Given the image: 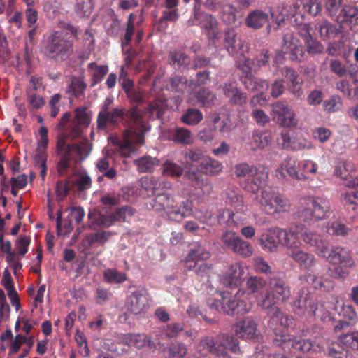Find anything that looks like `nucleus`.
<instances>
[{"label": "nucleus", "instance_id": "nucleus-32", "mask_svg": "<svg viewBox=\"0 0 358 358\" xmlns=\"http://www.w3.org/2000/svg\"><path fill=\"white\" fill-rule=\"evenodd\" d=\"M166 87L173 92L190 93L194 90L195 85L192 81L188 82L186 78L177 76L169 80Z\"/></svg>", "mask_w": 358, "mask_h": 358}, {"label": "nucleus", "instance_id": "nucleus-4", "mask_svg": "<svg viewBox=\"0 0 358 358\" xmlns=\"http://www.w3.org/2000/svg\"><path fill=\"white\" fill-rule=\"evenodd\" d=\"M151 206L157 212H163L168 219L180 222L192 213V206L188 201L178 203L169 194H160L152 199Z\"/></svg>", "mask_w": 358, "mask_h": 358}, {"label": "nucleus", "instance_id": "nucleus-36", "mask_svg": "<svg viewBox=\"0 0 358 358\" xmlns=\"http://www.w3.org/2000/svg\"><path fill=\"white\" fill-rule=\"evenodd\" d=\"M1 284L6 289L8 296L10 299L11 304L15 307V311L18 312L20 308L17 294L14 289L13 279L8 269L6 268L3 272Z\"/></svg>", "mask_w": 358, "mask_h": 358}, {"label": "nucleus", "instance_id": "nucleus-58", "mask_svg": "<svg viewBox=\"0 0 358 358\" xmlns=\"http://www.w3.org/2000/svg\"><path fill=\"white\" fill-rule=\"evenodd\" d=\"M356 315L351 316L350 315H343V318L338 320L334 325L335 332L338 333L347 329L356 322Z\"/></svg>", "mask_w": 358, "mask_h": 358}, {"label": "nucleus", "instance_id": "nucleus-44", "mask_svg": "<svg viewBox=\"0 0 358 358\" xmlns=\"http://www.w3.org/2000/svg\"><path fill=\"white\" fill-rule=\"evenodd\" d=\"M203 120L202 113L195 108L187 109L181 117V121L187 125L194 126L199 124Z\"/></svg>", "mask_w": 358, "mask_h": 358}, {"label": "nucleus", "instance_id": "nucleus-23", "mask_svg": "<svg viewBox=\"0 0 358 358\" xmlns=\"http://www.w3.org/2000/svg\"><path fill=\"white\" fill-rule=\"evenodd\" d=\"M224 41L226 48L230 54L239 53L242 55L247 50L245 43L234 29L226 31Z\"/></svg>", "mask_w": 358, "mask_h": 358}, {"label": "nucleus", "instance_id": "nucleus-7", "mask_svg": "<svg viewBox=\"0 0 358 358\" xmlns=\"http://www.w3.org/2000/svg\"><path fill=\"white\" fill-rule=\"evenodd\" d=\"M290 296V291L287 286L282 281H276L271 284L270 292L257 303L262 310H268L271 313H279L280 310L275 306L279 301H284Z\"/></svg>", "mask_w": 358, "mask_h": 358}, {"label": "nucleus", "instance_id": "nucleus-21", "mask_svg": "<svg viewBox=\"0 0 358 358\" xmlns=\"http://www.w3.org/2000/svg\"><path fill=\"white\" fill-rule=\"evenodd\" d=\"M341 29V25L333 24L325 20H322L315 24L313 35L320 37L323 40H328L340 34Z\"/></svg>", "mask_w": 358, "mask_h": 358}, {"label": "nucleus", "instance_id": "nucleus-20", "mask_svg": "<svg viewBox=\"0 0 358 358\" xmlns=\"http://www.w3.org/2000/svg\"><path fill=\"white\" fill-rule=\"evenodd\" d=\"M299 162L292 157H286L275 171V176L278 178L283 179L287 176L294 179L299 180Z\"/></svg>", "mask_w": 358, "mask_h": 358}, {"label": "nucleus", "instance_id": "nucleus-43", "mask_svg": "<svg viewBox=\"0 0 358 358\" xmlns=\"http://www.w3.org/2000/svg\"><path fill=\"white\" fill-rule=\"evenodd\" d=\"M245 88L260 94L261 96L269 87L268 83L264 80H258L251 78H245L243 80Z\"/></svg>", "mask_w": 358, "mask_h": 358}, {"label": "nucleus", "instance_id": "nucleus-54", "mask_svg": "<svg viewBox=\"0 0 358 358\" xmlns=\"http://www.w3.org/2000/svg\"><path fill=\"white\" fill-rule=\"evenodd\" d=\"M338 341L345 347L358 350V332L352 331L341 335Z\"/></svg>", "mask_w": 358, "mask_h": 358}, {"label": "nucleus", "instance_id": "nucleus-26", "mask_svg": "<svg viewBox=\"0 0 358 358\" xmlns=\"http://www.w3.org/2000/svg\"><path fill=\"white\" fill-rule=\"evenodd\" d=\"M121 339L124 344L136 348L141 349L145 346L150 350L156 348L155 343L145 334H124Z\"/></svg>", "mask_w": 358, "mask_h": 358}, {"label": "nucleus", "instance_id": "nucleus-16", "mask_svg": "<svg viewBox=\"0 0 358 358\" xmlns=\"http://www.w3.org/2000/svg\"><path fill=\"white\" fill-rule=\"evenodd\" d=\"M194 18L203 33L208 39L215 40L219 34L218 22L217 19L211 14L205 12L194 10Z\"/></svg>", "mask_w": 358, "mask_h": 358}, {"label": "nucleus", "instance_id": "nucleus-34", "mask_svg": "<svg viewBox=\"0 0 358 358\" xmlns=\"http://www.w3.org/2000/svg\"><path fill=\"white\" fill-rule=\"evenodd\" d=\"M199 170L205 175L215 176L223 170L222 164L208 156H205L200 162Z\"/></svg>", "mask_w": 358, "mask_h": 358}, {"label": "nucleus", "instance_id": "nucleus-48", "mask_svg": "<svg viewBox=\"0 0 358 358\" xmlns=\"http://www.w3.org/2000/svg\"><path fill=\"white\" fill-rule=\"evenodd\" d=\"M303 303L305 310L315 313L316 311H323V305L313 297V299H307L306 297L301 296L299 301L295 303V306H298L299 309H301V303Z\"/></svg>", "mask_w": 358, "mask_h": 358}, {"label": "nucleus", "instance_id": "nucleus-30", "mask_svg": "<svg viewBox=\"0 0 358 358\" xmlns=\"http://www.w3.org/2000/svg\"><path fill=\"white\" fill-rule=\"evenodd\" d=\"M272 134L268 131L264 132H253L249 136L246 142L252 150L263 149L272 142Z\"/></svg>", "mask_w": 358, "mask_h": 358}, {"label": "nucleus", "instance_id": "nucleus-55", "mask_svg": "<svg viewBox=\"0 0 358 358\" xmlns=\"http://www.w3.org/2000/svg\"><path fill=\"white\" fill-rule=\"evenodd\" d=\"M266 284L264 279L258 277H250L246 281L247 289L251 294L261 293L264 290Z\"/></svg>", "mask_w": 358, "mask_h": 358}, {"label": "nucleus", "instance_id": "nucleus-59", "mask_svg": "<svg viewBox=\"0 0 358 358\" xmlns=\"http://www.w3.org/2000/svg\"><path fill=\"white\" fill-rule=\"evenodd\" d=\"M93 8L92 0H76L75 5L76 12L83 16H88L91 14Z\"/></svg>", "mask_w": 358, "mask_h": 358}, {"label": "nucleus", "instance_id": "nucleus-27", "mask_svg": "<svg viewBox=\"0 0 358 358\" xmlns=\"http://www.w3.org/2000/svg\"><path fill=\"white\" fill-rule=\"evenodd\" d=\"M87 217L90 221L89 227L91 229H95L97 227H109L117 221L115 213L113 215H100L96 210H90Z\"/></svg>", "mask_w": 358, "mask_h": 358}, {"label": "nucleus", "instance_id": "nucleus-17", "mask_svg": "<svg viewBox=\"0 0 358 358\" xmlns=\"http://www.w3.org/2000/svg\"><path fill=\"white\" fill-rule=\"evenodd\" d=\"M125 115L126 110L122 107H117L107 112L99 113L96 120L97 128L100 130H106L109 127H113Z\"/></svg>", "mask_w": 358, "mask_h": 358}, {"label": "nucleus", "instance_id": "nucleus-8", "mask_svg": "<svg viewBox=\"0 0 358 358\" xmlns=\"http://www.w3.org/2000/svg\"><path fill=\"white\" fill-rule=\"evenodd\" d=\"M327 261L336 266L331 273V275L336 278H345L348 275L347 268L353 265V261L348 250L341 247L333 248L327 257Z\"/></svg>", "mask_w": 358, "mask_h": 358}, {"label": "nucleus", "instance_id": "nucleus-13", "mask_svg": "<svg viewBox=\"0 0 358 358\" xmlns=\"http://www.w3.org/2000/svg\"><path fill=\"white\" fill-rule=\"evenodd\" d=\"M272 117L275 122L285 127H294L298 120L293 109L286 103L278 101L272 105Z\"/></svg>", "mask_w": 358, "mask_h": 358}, {"label": "nucleus", "instance_id": "nucleus-42", "mask_svg": "<svg viewBox=\"0 0 358 358\" xmlns=\"http://www.w3.org/2000/svg\"><path fill=\"white\" fill-rule=\"evenodd\" d=\"M134 163L140 173L151 172L159 164V162L157 158L150 156L142 157L134 160Z\"/></svg>", "mask_w": 358, "mask_h": 358}, {"label": "nucleus", "instance_id": "nucleus-49", "mask_svg": "<svg viewBox=\"0 0 358 358\" xmlns=\"http://www.w3.org/2000/svg\"><path fill=\"white\" fill-rule=\"evenodd\" d=\"M87 88V83L83 77L73 78L71 80L69 87V92H71L76 97H80L84 94Z\"/></svg>", "mask_w": 358, "mask_h": 358}, {"label": "nucleus", "instance_id": "nucleus-51", "mask_svg": "<svg viewBox=\"0 0 358 358\" xmlns=\"http://www.w3.org/2000/svg\"><path fill=\"white\" fill-rule=\"evenodd\" d=\"M291 9L288 5L282 4L279 6L276 10L271 12V16L278 24L283 22L285 19L289 16L294 15V12H289Z\"/></svg>", "mask_w": 358, "mask_h": 358}, {"label": "nucleus", "instance_id": "nucleus-25", "mask_svg": "<svg viewBox=\"0 0 358 358\" xmlns=\"http://www.w3.org/2000/svg\"><path fill=\"white\" fill-rule=\"evenodd\" d=\"M223 92L232 104L242 106L247 102V96L237 87L236 82L225 83Z\"/></svg>", "mask_w": 358, "mask_h": 358}, {"label": "nucleus", "instance_id": "nucleus-60", "mask_svg": "<svg viewBox=\"0 0 358 358\" xmlns=\"http://www.w3.org/2000/svg\"><path fill=\"white\" fill-rule=\"evenodd\" d=\"M236 8L232 5L227 4L222 7V20L228 24H235L236 22Z\"/></svg>", "mask_w": 358, "mask_h": 358}, {"label": "nucleus", "instance_id": "nucleus-12", "mask_svg": "<svg viewBox=\"0 0 358 358\" xmlns=\"http://www.w3.org/2000/svg\"><path fill=\"white\" fill-rule=\"evenodd\" d=\"M221 239L228 249L243 257H249L253 253L252 245L233 231L224 232Z\"/></svg>", "mask_w": 358, "mask_h": 358}, {"label": "nucleus", "instance_id": "nucleus-6", "mask_svg": "<svg viewBox=\"0 0 358 358\" xmlns=\"http://www.w3.org/2000/svg\"><path fill=\"white\" fill-rule=\"evenodd\" d=\"M70 36L63 31L53 32L49 37L45 46V54L50 57L64 60L72 51V43Z\"/></svg>", "mask_w": 358, "mask_h": 358}, {"label": "nucleus", "instance_id": "nucleus-62", "mask_svg": "<svg viewBox=\"0 0 358 358\" xmlns=\"http://www.w3.org/2000/svg\"><path fill=\"white\" fill-rule=\"evenodd\" d=\"M349 231V228L338 222H332L327 227V232L330 235L345 236L347 235Z\"/></svg>", "mask_w": 358, "mask_h": 358}, {"label": "nucleus", "instance_id": "nucleus-19", "mask_svg": "<svg viewBox=\"0 0 358 358\" xmlns=\"http://www.w3.org/2000/svg\"><path fill=\"white\" fill-rule=\"evenodd\" d=\"M299 234H301V227L298 226L287 229H280L281 245L290 252L297 250L301 245Z\"/></svg>", "mask_w": 358, "mask_h": 358}, {"label": "nucleus", "instance_id": "nucleus-28", "mask_svg": "<svg viewBox=\"0 0 358 358\" xmlns=\"http://www.w3.org/2000/svg\"><path fill=\"white\" fill-rule=\"evenodd\" d=\"M90 123V116L85 108H78L75 110V117L71 131L73 138L80 136L82 133L81 127H87Z\"/></svg>", "mask_w": 358, "mask_h": 358}, {"label": "nucleus", "instance_id": "nucleus-10", "mask_svg": "<svg viewBox=\"0 0 358 358\" xmlns=\"http://www.w3.org/2000/svg\"><path fill=\"white\" fill-rule=\"evenodd\" d=\"M302 215L306 219L322 220L329 213V203L320 197H309L300 201Z\"/></svg>", "mask_w": 358, "mask_h": 358}, {"label": "nucleus", "instance_id": "nucleus-47", "mask_svg": "<svg viewBox=\"0 0 358 358\" xmlns=\"http://www.w3.org/2000/svg\"><path fill=\"white\" fill-rule=\"evenodd\" d=\"M354 170L355 166L352 162L338 160L334 169V174L341 178L346 179Z\"/></svg>", "mask_w": 358, "mask_h": 358}, {"label": "nucleus", "instance_id": "nucleus-37", "mask_svg": "<svg viewBox=\"0 0 358 358\" xmlns=\"http://www.w3.org/2000/svg\"><path fill=\"white\" fill-rule=\"evenodd\" d=\"M289 256L299 266L305 269H309L315 264V258L313 255L306 252L301 250L289 252Z\"/></svg>", "mask_w": 358, "mask_h": 358}, {"label": "nucleus", "instance_id": "nucleus-52", "mask_svg": "<svg viewBox=\"0 0 358 358\" xmlns=\"http://www.w3.org/2000/svg\"><path fill=\"white\" fill-rule=\"evenodd\" d=\"M169 358H184L187 354V348L184 343H173L167 350Z\"/></svg>", "mask_w": 358, "mask_h": 358}, {"label": "nucleus", "instance_id": "nucleus-63", "mask_svg": "<svg viewBox=\"0 0 358 358\" xmlns=\"http://www.w3.org/2000/svg\"><path fill=\"white\" fill-rule=\"evenodd\" d=\"M110 234L106 231H99L91 234L86 236V241L89 245H93L98 243L100 245H103L109 238Z\"/></svg>", "mask_w": 358, "mask_h": 358}, {"label": "nucleus", "instance_id": "nucleus-64", "mask_svg": "<svg viewBox=\"0 0 358 358\" xmlns=\"http://www.w3.org/2000/svg\"><path fill=\"white\" fill-rule=\"evenodd\" d=\"M301 234L303 236V241L312 246L318 245L319 241L321 239L319 235L306 228L301 227Z\"/></svg>", "mask_w": 358, "mask_h": 358}, {"label": "nucleus", "instance_id": "nucleus-15", "mask_svg": "<svg viewBox=\"0 0 358 358\" xmlns=\"http://www.w3.org/2000/svg\"><path fill=\"white\" fill-rule=\"evenodd\" d=\"M281 51L287 54L292 61L301 62L305 55L302 44L292 33H286L283 37Z\"/></svg>", "mask_w": 358, "mask_h": 358}, {"label": "nucleus", "instance_id": "nucleus-35", "mask_svg": "<svg viewBox=\"0 0 358 358\" xmlns=\"http://www.w3.org/2000/svg\"><path fill=\"white\" fill-rule=\"evenodd\" d=\"M140 184L148 195L155 193L159 189L169 188L171 184L168 182H161L158 178L152 176H143L140 180Z\"/></svg>", "mask_w": 358, "mask_h": 358}, {"label": "nucleus", "instance_id": "nucleus-5", "mask_svg": "<svg viewBox=\"0 0 358 358\" xmlns=\"http://www.w3.org/2000/svg\"><path fill=\"white\" fill-rule=\"evenodd\" d=\"M255 200L260 209L268 215L288 213L290 210L289 199L271 188L262 189L256 195Z\"/></svg>", "mask_w": 358, "mask_h": 358}, {"label": "nucleus", "instance_id": "nucleus-24", "mask_svg": "<svg viewBox=\"0 0 358 358\" xmlns=\"http://www.w3.org/2000/svg\"><path fill=\"white\" fill-rule=\"evenodd\" d=\"M186 178L193 185V186L199 189L198 194H208L213 189V185L210 180L205 178L201 174L198 173L194 171L189 170L186 173Z\"/></svg>", "mask_w": 358, "mask_h": 358}, {"label": "nucleus", "instance_id": "nucleus-31", "mask_svg": "<svg viewBox=\"0 0 358 358\" xmlns=\"http://www.w3.org/2000/svg\"><path fill=\"white\" fill-rule=\"evenodd\" d=\"M280 141L283 148L292 150L310 149L313 147L311 143L305 138H291L287 132L281 133Z\"/></svg>", "mask_w": 358, "mask_h": 358}, {"label": "nucleus", "instance_id": "nucleus-9", "mask_svg": "<svg viewBox=\"0 0 358 358\" xmlns=\"http://www.w3.org/2000/svg\"><path fill=\"white\" fill-rule=\"evenodd\" d=\"M92 150V145L87 140L79 143L69 146L66 153H63L62 157L57 165L58 173L60 176L65 174L66 170L70 166V161L77 162L86 159Z\"/></svg>", "mask_w": 358, "mask_h": 358}, {"label": "nucleus", "instance_id": "nucleus-39", "mask_svg": "<svg viewBox=\"0 0 358 358\" xmlns=\"http://www.w3.org/2000/svg\"><path fill=\"white\" fill-rule=\"evenodd\" d=\"M87 69L92 80L90 85L92 87L100 83L108 72V66L107 65H99L96 62L88 64Z\"/></svg>", "mask_w": 358, "mask_h": 358}, {"label": "nucleus", "instance_id": "nucleus-41", "mask_svg": "<svg viewBox=\"0 0 358 358\" xmlns=\"http://www.w3.org/2000/svg\"><path fill=\"white\" fill-rule=\"evenodd\" d=\"M268 16L261 10L250 12L246 17L245 23L248 27L253 29H259L268 22Z\"/></svg>", "mask_w": 358, "mask_h": 358}, {"label": "nucleus", "instance_id": "nucleus-57", "mask_svg": "<svg viewBox=\"0 0 358 358\" xmlns=\"http://www.w3.org/2000/svg\"><path fill=\"white\" fill-rule=\"evenodd\" d=\"M103 278L108 282L121 283L127 280V275L116 269L108 268L103 272Z\"/></svg>", "mask_w": 358, "mask_h": 358}, {"label": "nucleus", "instance_id": "nucleus-18", "mask_svg": "<svg viewBox=\"0 0 358 358\" xmlns=\"http://www.w3.org/2000/svg\"><path fill=\"white\" fill-rule=\"evenodd\" d=\"M245 273V267L241 262L231 264L226 271L223 283L228 287H238L241 285Z\"/></svg>", "mask_w": 358, "mask_h": 358}, {"label": "nucleus", "instance_id": "nucleus-61", "mask_svg": "<svg viewBox=\"0 0 358 358\" xmlns=\"http://www.w3.org/2000/svg\"><path fill=\"white\" fill-rule=\"evenodd\" d=\"M196 98L203 106L211 105L216 99L215 95L208 89H201L196 93Z\"/></svg>", "mask_w": 358, "mask_h": 358}, {"label": "nucleus", "instance_id": "nucleus-29", "mask_svg": "<svg viewBox=\"0 0 358 358\" xmlns=\"http://www.w3.org/2000/svg\"><path fill=\"white\" fill-rule=\"evenodd\" d=\"M281 244L280 228H276L263 234L260 238V245L269 251H275Z\"/></svg>", "mask_w": 358, "mask_h": 358}, {"label": "nucleus", "instance_id": "nucleus-14", "mask_svg": "<svg viewBox=\"0 0 358 358\" xmlns=\"http://www.w3.org/2000/svg\"><path fill=\"white\" fill-rule=\"evenodd\" d=\"M150 304L151 301L148 291L143 287H138L127 297L125 306L128 311L141 313Z\"/></svg>", "mask_w": 358, "mask_h": 358}, {"label": "nucleus", "instance_id": "nucleus-40", "mask_svg": "<svg viewBox=\"0 0 358 358\" xmlns=\"http://www.w3.org/2000/svg\"><path fill=\"white\" fill-rule=\"evenodd\" d=\"M299 180H306L317 173V164L310 159H304L299 162Z\"/></svg>", "mask_w": 358, "mask_h": 358}, {"label": "nucleus", "instance_id": "nucleus-56", "mask_svg": "<svg viewBox=\"0 0 358 358\" xmlns=\"http://www.w3.org/2000/svg\"><path fill=\"white\" fill-rule=\"evenodd\" d=\"M234 173L239 178L255 176L257 173V166L247 163H241L235 166Z\"/></svg>", "mask_w": 358, "mask_h": 358}, {"label": "nucleus", "instance_id": "nucleus-3", "mask_svg": "<svg viewBox=\"0 0 358 358\" xmlns=\"http://www.w3.org/2000/svg\"><path fill=\"white\" fill-rule=\"evenodd\" d=\"M229 349L234 354H241L239 341L231 335L220 334L216 338L206 336L201 338L198 345L200 353L215 355V358H231L226 351Z\"/></svg>", "mask_w": 358, "mask_h": 358}, {"label": "nucleus", "instance_id": "nucleus-22", "mask_svg": "<svg viewBox=\"0 0 358 358\" xmlns=\"http://www.w3.org/2000/svg\"><path fill=\"white\" fill-rule=\"evenodd\" d=\"M236 335L244 339H253L257 336V324L250 318H245L233 326Z\"/></svg>", "mask_w": 358, "mask_h": 358}, {"label": "nucleus", "instance_id": "nucleus-45", "mask_svg": "<svg viewBox=\"0 0 358 358\" xmlns=\"http://www.w3.org/2000/svg\"><path fill=\"white\" fill-rule=\"evenodd\" d=\"M326 354L333 358H348L349 351L344 348V345L338 340V342L333 343L329 345L325 351Z\"/></svg>", "mask_w": 358, "mask_h": 358}, {"label": "nucleus", "instance_id": "nucleus-2", "mask_svg": "<svg viewBox=\"0 0 358 358\" xmlns=\"http://www.w3.org/2000/svg\"><path fill=\"white\" fill-rule=\"evenodd\" d=\"M131 122L127 125L122 139L117 141V151L122 157H131L137 154V146L143 145L144 134L149 131L150 127L143 120L140 110L133 108L129 112Z\"/></svg>", "mask_w": 358, "mask_h": 358}, {"label": "nucleus", "instance_id": "nucleus-50", "mask_svg": "<svg viewBox=\"0 0 358 358\" xmlns=\"http://www.w3.org/2000/svg\"><path fill=\"white\" fill-rule=\"evenodd\" d=\"M183 173V168L178 164L166 160L162 166V174L170 177H180Z\"/></svg>", "mask_w": 358, "mask_h": 358}, {"label": "nucleus", "instance_id": "nucleus-1", "mask_svg": "<svg viewBox=\"0 0 358 358\" xmlns=\"http://www.w3.org/2000/svg\"><path fill=\"white\" fill-rule=\"evenodd\" d=\"M293 322L294 317L292 315H273L269 325L274 334L273 344L289 353L294 352V350L304 352L310 351L313 347L310 339L296 340L285 333V329L289 327Z\"/></svg>", "mask_w": 358, "mask_h": 358}, {"label": "nucleus", "instance_id": "nucleus-46", "mask_svg": "<svg viewBox=\"0 0 358 358\" xmlns=\"http://www.w3.org/2000/svg\"><path fill=\"white\" fill-rule=\"evenodd\" d=\"M210 257V252L205 250L201 245H196L192 248L186 257L187 262L198 260H206Z\"/></svg>", "mask_w": 358, "mask_h": 358}, {"label": "nucleus", "instance_id": "nucleus-53", "mask_svg": "<svg viewBox=\"0 0 358 358\" xmlns=\"http://www.w3.org/2000/svg\"><path fill=\"white\" fill-rule=\"evenodd\" d=\"M343 105L342 100L339 96H331L329 99L322 102V107L327 113H335L341 110Z\"/></svg>", "mask_w": 358, "mask_h": 358}, {"label": "nucleus", "instance_id": "nucleus-33", "mask_svg": "<svg viewBox=\"0 0 358 358\" xmlns=\"http://www.w3.org/2000/svg\"><path fill=\"white\" fill-rule=\"evenodd\" d=\"M297 29L299 34L304 40L308 52L315 54L321 51L322 48L320 44L312 38L310 28L308 24H299Z\"/></svg>", "mask_w": 358, "mask_h": 358}, {"label": "nucleus", "instance_id": "nucleus-38", "mask_svg": "<svg viewBox=\"0 0 358 358\" xmlns=\"http://www.w3.org/2000/svg\"><path fill=\"white\" fill-rule=\"evenodd\" d=\"M170 138L176 143L185 145H191L194 141L193 134L188 129L177 127L170 130Z\"/></svg>", "mask_w": 358, "mask_h": 358}, {"label": "nucleus", "instance_id": "nucleus-11", "mask_svg": "<svg viewBox=\"0 0 358 358\" xmlns=\"http://www.w3.org/2000/svg\"><path fill=\"white\" fill-rule=\"evenodd\" d=\"M248 296V292H246L244 289H239L234 296L236 300L229 301V309H227L226 307L223 306V303L219 299H215L214 302L209 301L208 305L211 311L229 313L231 310L233 313H246L248 310L245 308V305L243 304V301L247 299Z\"/></svg>", "mask_w": 358, "mask_h": 358}]
</instances>
